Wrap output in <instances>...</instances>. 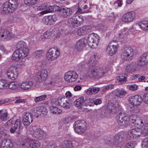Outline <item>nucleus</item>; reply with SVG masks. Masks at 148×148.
<instances>
[{
    "mask_svg": "<svg viewBox=\"0 0 148 148\" xmlns=\"http://www.w3.org/2000/svg\"><path fill=\"white\" fill-rule=\"evenodd\" d=\"M127 75L126 74H119L117 77V79L121 82H124L126 81Z\"/></svg>",
    "mask_w": 148,
    "mask_h": 148,
    "instance_id": "obj_42",
    "label": "nucleus"
},
{
    "mask_svg": "<svg viewBox=\"0 0 148 148\" xmlns=\"http://www.w3.org/2000/svg\"><path fill=\"white\" fill-rule=\"evenodd\" d=\"M44 53L43 50H37L34 51L33 54L34 57L38 58H40Z\"/></svg>",
    "mask_w": 148,
    "mask_h": 148,
    "instance_id": "obj_38",
    "label": "nucleus"
},
{
    "mask_svg": "<svg viewBox=\"0 0 148 148\" xmlns=\"http://www.w3.org/2000/svg\"><path fill=\"white\" fill-rule=\"evenodd\" d=\"M85 74L86 77H97L96 70L93 68H89L87 69Z\"/></svg>",
    "mask_w": 148,
    "mask_h": 148,
    "instance_id": "obj_31",
    "label": "nucleus"
},
{
    "mask_svg": "<svg viewBox=\"0 0 148 148\" xmlns=\"http://www.w3.org/2000/svg\"><path fill=\"white\" fill-rule=\"evenodd\" d=\"M83 22L82 17L76 16L69 19L68 21L69 26L71 27H75L81 25Z\"/></svg>",
    "mask_w": 148,
    "mask_h": 148,
    "instance_id": "obj_5",
    "label": "nucleus"
},
{
    "mask_svg": "<svg viewBox=\"0 0 148 148\" xmlns=\"http://www.w3.org/2000/svg\"><path fill=\"white\" fill-rule=\"evenodd\" d=\"M86 40L82 38L78 40L75 45V49L78 51L82 50L85 46Z\"/></svg>",
    "mask_w": 148,
    "mask_h": 148,
    "instance_id": "obj_28",
    "label": "nucleus"
},
{
    "mask_svg": "<svg viewBox=\"0 0 148 148\" xmlns=\"http://www.w3.org/2000/svg\"><path fill=\"white\" fill-rule=\"evenodd\" d=\"M148 63V52L144 53L140 56L138 60L137 64L138 66H144Z\"/></svg>",
    "mask_w": 148,
    "mask_h": 148,
    "instance_id": "obj_19",
    "label": "nucleus"
},
{
    "mask_svg": "<svg viewBox=\"0 0 148 148\" xmlns=\"http://www.w3.org/2000/svg\"><path fill=\"white\" fill-rule=\"evenodd\" d=\"M60 10V8L57 5L51 6H48L47 5L46 10L43 11L38 13L39 16L42 15L44 14H47L49 12L55 11H59Z\"/></svg>",
    "mask_w": 148,
    "mask_h": 148,
    "instance_id": "obj_25",
    "label": "nucleus"
},
{
    "mask_svg": "<svg viewBox=\"0 0 148 148\" xmlns=\"http://www.w3.org/2000/svg\"><path fill=\"white\" fill-rule=\"evenodd\" d=\"M86 123L84 121H77L75 123L74 129L77 133L82 134L86 131Z\"/></svg>",
    "mask_w": 148,
    "mask_h": 148,
    "instance_id": "obj_4",
    "label": "nucleus"
},
{
    "mask_svg": "<svg viewBox=\"0 0 148 148\" xmlns=\"http://www.w3.org/2000/svg\"><path fill=\"white\" fill-rule=\"evenodd\" d=\"M112 93L114 95L120 98H123L126 94V92L123 90H115Z\"/></svg>",
    "mask_w": 148,
    "mask_h": 148,
    "instance_id": "obj_32",
    "label": "nucleus"
},
{
    "mask_svg": "<svg viewBox=\"0 0 148 148\" xmlns=\"http://www.w3.org/2000/svg\"><path fill=\"white\" fill-rule=\"evenodd\" d=\"M6 74L8 77L12 80L15 79L18 75V71L14 67H10L7 71Z\"/></svg>",
    "mask_w": 148,
    "mask_h": 148,
    "instance_id": "obj_17",
    "label": "nucleus"
},
{
    "mask_svg": "<svg viewBox=\"0 0 148 148\" xmlns=\"http://www.w3.org/2000/svg\"><path fill=\"white\" fill-rule=\"evenodd\" d=\"M142 145L143 147L148 148V138H145L142 142Z\"/></svg>",
    "mask_w": 148,
    "mask_h": 148,
    "instance_id": "obj_53",
    "label": "nucleus"
},
{
    "mask_svg": "<svg viewBox=\"0 0 148 148\" xmlns=\"http://www.w3.org/2000/svg\"><path fill=\"white\" fill-rule=\"evenodd\" d=\"M143 124L140 123L138 126V129H140L141 130V133L143 132L146 134L148 133V130H147V129H148V126L146 125V124L144 126V127H143Z\"/></svg>",
    "mask_w": 148,
    "mask_h": 148,
    "instance_id": "obj_41",
    "label": "nucleus"
},
{
    "mask_svg": "<svg viewBox=\"0 0 148 148\" xmlns=\"http://www.w3.org/2000/svg\"><path fill=\"white\" fill-rule=\"evenodd\" d=\"M85 40L90 47L95 49L98 45L100 37L97 34L92 33L89 34L87 38Z\"/></svg>",
    "mask_w": 148,
    "mask_h": 148,
    "instance_id": "obj_3",
    "label": "nucleus"
},
{
    "mask_svg": "<svg viewBox=\"0 0 148 148\" xmlns=\"http://www.w3.org/2000/svg\"><path fill=\"white\" fill-rule=\"evenodd\" d=\"M47 8V5L46 4H43L41 5H40L37 8L38 11H42L44 10H46Z\"/></svg>",
    "mask_w": 148,
    "mask_h": 148,
    "instance_id": "obj_50",
    "label": "nucleus"
},
{
    "mask_svg": "<svg viewBox=\"0 0 148 148\" xmlns=\"http://www.w3.org/2000/svg\"><path fill=\"white\" fill-rule=\"evenodd\" d=\"M134 55L133 50L131 47H125L123 50L121 57L123 60L129 61L132 59Z\"/></svg>",
    "mask_w": 148,
    "mask_h": 148,
    "instance_id": "obj_7",
    "label": "nucleus"
},
{
    "mask_svg": "<svg viewBox=\"0 0 148 148\" xmlns=\"http://www.w3.org/2000/svg\"><path fill=\"white\" fill-rule=\"evenodd\" d=\"M124 139L123 136L119 134H117L113 139V143L114 145H117L123 141Z\"/></svg>",
    "mask_w": 148,
    "mask_h": 148,
    "instance_id": "obj_35",
    "label": "nucleus"
},
{
    "mask_svg": "<svg viewBox=\"0 0 148 148\" xmlns=\"http://www.w3.org/2000/svg\"><path fill=\"white\" fill-rule=\"evenodd\" d=\"M40 145V143L39 141L36 140H29L25 143V145L27 148L39 147Z\"/></svg>",
    "mask_w": 148,
    "mask_h": 148,
    "instance_id": "obj_22",
    "label": "nucleus"
},
{
    "mask_svg": "<svg viewBox=\"0 0 148 148\" xmlns=\"http://www.w3.org/2000/svg\"><path fill=\"white\" fill-rule=\"evenodd\" d=\"M59 11L60 16L63 18H67L72 14V10L70 8L66 7L60 8Z\"/></svg>",
    "mask_w": 148,
    "mask_h": 148,
    "instance_id": "obj_21",
    "label": "nucleus"
},
{
    "mask_svg": "<svg viewBox=\"0 0 148 148\" xmlns=\"http://www.w3.org/2000/svg\"><path fill=\"white\" fill-rule=\"evenodd\" d=\"M118 107V105L117 102H115L114 104H112L111 106V109L112 110H114L116 109Z\"/></svg>",
    "mask_w": 148,
    "mask_h": 148,
    "instance_id": "obj_61",
    "label": "nucleus"
},
{
    "mask_svg": "<svg viewBox=\"0 0 148 148\" xmlns=\"http://www.w3.org/2000/svg\"><path fill=\"white\" fill-rule=\"evenodd\" d=\"M98 59L99 56L97 54H95L91 56L87 63L89 67L93 68L96 64Z\"/></svg>",
    "mask_w": 148,
    "mask_h": 148,
    "instance_id": "obj_27",
    "label": "nucleus"
},
{
    "mask_svg": "<svg viewBox=\"0 0 148 148\" xmlns=\"http://www.w3.org/2000/svg\"><path fill=\"white\" fill-rule=\"evenodd\" d=\"M101 101L100 99H97L94 100V104L97 105H99L101 103Z\"/></svg>",
    "mask_w": 148,
    "mask_h": 148,
    "instance_id": "obj_62",
    "label": "nucleus"
},
{
    "mask_svg": "<svg viewBox=\"0 0 148 148\" xmlns=\"http://www.w3.org/2000/svg\"><path fill=\"white\" fill-rule=\"evenodd\" d=\"M0 119L3 121H6L8 119L7 113L5 112L1 114L0 116Z\"/></svg>",
    "mask_w": 148,
    "mask_h": 148,
    "instance_id": "obj_52",
    "label": "nucleus"
},
{
    "mask_svg": "<svg viewBox=\"0 0 148 148\" xmlns=\"http://www.w3.org/2000/svg\"><path fill=\"white\" fill-rule=\"evenodd\" d=\"M139 106L132 105L129 106V109L132 112L135 113H138L140 112V108Z\"/></svg>",
    "mask_w": 148,
    "mask_h": 148,
    "instance_id": "obj_37",
    "label": "nucleus"
},
{
    "mask_svg": "<svg viewBox=\"0 0 148 148\" xmlns=\"http://www.w3.org/2000/svg\"><path fill=\"white\" fill-rule=\"evenodd\" d=\"M116 43V41L113 40L111 41L108 46L106 49L107 53L110 56L115 54L117 50L118 47L117 44H115Z\"/></svg>",
    "mask_w": 148,
    "mask_h": 148,
    "instance_id": "obj_12",
    "label": "nucleus"
},
{
    "mask_svg": "<svg viewBox=\"0 0 148 148\" xmlns=\"http://www.w3.org/2000/svg\"><path fill=\"white\" fill-rule=\"evenodd\" d=\"M140 26L141 29L142 30L148 31V21H142L141 22V25Z\"/></svg>",
    "mask_w": 148,
    "mask_h": 148,
    "instance_id": "obj_43",
    "label": "nucleus"
},
{
    "mask_svg": "<svg viewBox=\"0 0 148 148\" xmlns=\"http://www.w3.org/2000/svg\"><path fill=\"white\" fill-rule=\"evenodd\" d=\"M12 34L8 30L0 28V40H9L11 39Z\"/></svg>",
    "mask_w": 148,
    "mask_h": 148,
    "instance_id": "obj_18",
    "label": "nucleus"
},
{
    "mask_svg": "<svg viewBox=\"0 0 148 148\" xmlns=\"http://www.w3.org/2000/svg\"><path fill=\"white\" fill-rule=\"evenodd\" d=\"M127 29V28L126 27H125L122 29L120 32V33L119 34L120 36H121L122 35L123 36L126 34H128L131 32L130 31V28L128 31H126Z\"/></svg>",
    "mask_w": 148,
    "mask_h": 148,
    "instance_id": "obj_47",
    "label": "nucleus"
},
{
    "mask_svg": "<svg viewBox=\"0 0 148 148\" xmlns=\"http://www.w3.org/2000/svg\"><path fill=\"white\" fill-rule=\"evenodd\" d=\"M7 81L6 80H0V89H3L5 88L7 85Z\"/></svg>",
    "mask_w": 148,
    "mask_h": 148,
    "instance_id": "obj_48",
    "label": "nucleus"
},
{
    "mask_svg": "<svg viewBox=\"0 0 148 148\" xmlns=\"http://www.w3.org/2000/svg\"><path fill=\"white\" fill-rule=\"evenodd\" d=\"M91 30V28L89 27H83L75 29V34H77L80 36L90 32Z\"/></svg>",
    "mask_w": 148,
    "mask_h": 148,
    "instance_id": "obj_24",
    "label": "nucleus"
},
{
    "mask_svg": "<svg viewBox=\"0 0 148 148\" xmlns=\"http://www.w3.org/2000/svg\"><path fill=\"white\" fill-rule=\"evenodd\" d=\"M73 96L72 93L70 91H67L65 93V97L67 98H70Z\"/></svg>",
    "mask_w": 148,
    "mask_h": 148,
    "instance_id": "obj_63",
    "label": "nucleus"
},
{
    "mask_svg": "<svg viewBox=\"0 0 148 148\" xmlns=\"http://www.w3.org/2000/svg\"><path fill=\"white\" fill-rule=\"evenodd\" d=\"M84 101L83 97H80L76 99L74 102V104L75 106L79 108H82Z\"/></svg>",
    "mask_w": 148,
    "mask_h": 148,
    "instance_id": "obj_33",
    "label": "nucleus"
},
{
    "mask_svg": "<svg viewBox=\"0 0 148 148\" xmlns=\"http://www.w3.org/2000/svg\"><path fill=\"white\" fill-rule=\"evenodd\" d=\"M127 116L123 113H120L117 116L116 121L119 126H125L128 124Z\"/></svg>",
    "mask_w": 148,
    "mask_h": 148,
    "instance_id": "obj_10",
    "label": "nucleus"
},
{
    "mask_svg": "<svg viewBox=\"0 0 148 148\" xmlns=\"http://www.w3.org/2000/svg\"><path fill=\"white\" fill-rule=\"evenodd\" d=\"M57 19V18L55 15H50L45 17L43 18L42 21L45 25H51L54 24Z\"/></svg>",
    "mask_w": 148,
    "mask_h": 148,
    "instance_id": "obj_23",
    "label": "nucleus"
},
{
    "mask_svg": "<svg viewBox=\"0 0 148 148\" xmlns=\"http://www.w3.org/2000/svg\"><path fill=\"white\" fill-rule=\"evenodd\" d=\"M92 93L94 94L97 93L99 90V88L96 87L92 88Z\"/></svg>",
    "mask_w": 148,
    "mask_h": 148,
    "instance_id": "obj_64",
    "label": "nucleus"
},
{
    "mask_svg": "<svg viewBox=\"0 0 148 148\" xmlns=\"http://www.w3.org/2000/svg\"><path fill=\"white\" fill-rule=\"evenodd\" d=\"M58 104L65 109H68L70 108L69 103L65 100L64 97L61 96L58 99Z\"/></svg>",
    "mask_w": 148,
    "mask_h": 148,
    "instance_id": "obj_26",
    "label": "nucleus"
},
{
    "mask_svg": "<svg viewBox=\"0 0 148 148\" xmlns=\"http://www.w3.org/2000/svg\"><path fill=\"white\" fill-rule=\"evenodd\" d=\"M61 148H73L71 142L70 141H64L61 143Z\"/></svg>",
    "mask_w": 148,
    "mask_h": 148,
    "instance_id": "obj_36",
    "label": "nucleus"
},
{
    "mask_svg": "<svg viewBox=\"0 0 148 148\" xmlns=\"http://www.w3.org/2000/svg\"><path fill=\"white\" fill-rule=\"evenodd\" d=\"M40 115L41 116H44L47 113V110L46 108L43 106H40Z\"/></svg>",
    "mask_w": 148,
    "mask_h": 148,
    "instance_id": "obj_45",
    "label": "nucleus"
},
{
    "mask_svg": "<svg viewBox=\"0 0 148 148\" xmlns=\"http://www.w3.org/2000/svg\"><path fill=\"white\" fill-rule=\"evenodd\" d=\"M135 129L129 130L127 135V139L130 140L136 138L141 134V130L139 129L138 126Z\"/></svg>",
    "mask_w": 148,
    "mask_h": 148,
    "instance_id": "obj_8",
    "label": "nucleus"
},
{
    "mask_svg": "<svg viewBox=\"0 0 148 148\" xmlns=\"http://www.w3.org/2000/svg\"><path fill=\"white\" fill-rule=\"evenodd\" d=\"M135 146L134 142H129L126 144L125 148H134Z\"/></svg>",
    "mask_w": 148,
    "mask_h": 148,
    "instance_id": "obj_51",
    "label": "nucleus"
},
{
    "mask_svg": "<svg viewBox=\"0 0 148 148\" xmlns=\"http://www.w3.org/2000/svg\"><path fill=\"white\" fill-rule=\"evenodd\" d=\"M108 71V69L105 66H102L98 67L96 70L97 77H100L103 76Z\"/></svg>",
    "mask_w": 148,
    "mask_h": 148,
    "instance_id": "obj_29",
    "label": "nucleus"
},
{
    "mask_svg": "<svg viewBox=\"0 0 148 148\" xmlns=\"http://www.w3.org/2000/svg\"><path fill=\"white\" fill-rule=\"evenodd\" d=\"M47 97V95H42L35 97L34 99V101L36 103L40 102L45 100V99Z\"/></svg>",
    "mask_w": 148,
    "mask_h": 148,
    "instance_id": "obj_40",
    "label": "nucleus"
},
{
    "mask_svg": "<svg viewBox=\"0 0 148 148\" xmlns=\"http://www.w3.org/2000/svg\"><path fill=\"white\" fill-rule=\"evenodd\" d=\"M94 100L92 99H89L86 101V104L89 106H94Z\"/></svg>",
    "mask_w": 148,
    "mask_h": 148,
    "instance_id": "obj_55",
    "label": "nucleus"
},
{
    "mask_svg": "<svg viewBox=\"0 0 148 148\" xmlns=\"http://www.w3.org/2000/svg\"><path fill=\"white\" fill-rule=\"evenodd\" d=\"M14 126L11 127L10 130V132L12 134H19L21 131V123L19 119H15L14 123Z\"/></svg>",
    "mask_w": 148,
    "mask_h": 148,
    "instance_id": "obj_15",
    "label": "nucleus"
},
{
    "mask_svg": "<svg viewBox=\"0 0 148 148\" xmlns=\"http://www.w3.org/2000/svg\"><path fill=\"white\" fill-rule=\"evenodd\" d=\"M33 85V83L31 81H27L20 83L19 88L23 90H27L29 89Z\"/></svg>",
    "mask_w": 148,
    "mask_h": 148,
    "instance_id": "obj_30",
    "label": "nucleus"
},
{
    "mask_svg": "<svg viewBox=\"0 0 148 148\" xmlns=\"http://www.w3.org/2000/svg\"><path fill=\"white\" fill-rule=\"evenodd\" d=\"M89 12V10H83L82 9L79 8L76 13H79L80 14H81L84 13H88Z\"/></svg>",
    "mask_w": 148,
    "mask_h": 148,
    "instance_id": "obj_59",
    "label": "nucleus"
},
{
    "mask_svg": "<svg viewBox=\"0 0 148 148\" xmlns=\"http://www.w3.org/2000/svg\"><path fill=\"white\" fill-rule=\"evenodd\" d=\"M48 73L47 70L42 69L39 70L37 73L36 79L39 82L45 81L47 78Z\"/></svg>",
    "mask_w": 148,
    "mask_h": 148,
    "instance_id": "obj_13",
    "label": "nucleus"
},
{
    "mask_svg": "<svg viewBox=\"0 0 148 148\" xmlns=\"http://www.w3.org/2000/svg\"><path fill=\"white\" fill-rule=\"evenodd\" d=\"M78 77L77 73L74 71H69L66 73L64 78L66 82H72L76 80Z\"/></svg>",
    "mask_w": 148,
    "mask_h": 148,
    "instance_id": "obj_11",
    "label": "nucleus"
},
{
    "mask_svg": "<svg viewBox=\"0 0 148 148\" xmlns=\"http://www.w3.org/2000/svg\"><path fill=\"white\" fill-rule=\"evenodd\" d=\"M33 121L32 114L29 112L25 113L23 116V122L24 125H29Z\"/></svg>",
    "mask_w": 148,
    "mask_h": 148,
    "instance_id": "obj_20",
    "label": "nucleus"
},
{
    "mask_svg": "<svg viewBox=\"0 0 148 148\" xmlns=\"http://www.w3.org/2000/svg\"><path fill=\"white\" fill-rule=\"evenodd\" d=\"M18 1L16 0H9L6 1L2 6L1 12L2 14H9L14 12L18 5Z\"/></svg>",
    "mask_w": 148,
    "mask_h": 148,
    "instance_id": "obj_2",
    "label": "nucleus"
},
{
    "mask_svg": "<svg viewBox=\"0 0 148 148\" xmlns=\"http://www.w3.org/2000/svg\"><path fill=\"white\" fill-rule=\"evenodd\" d=\"M127 120H128V124H134L135 127L138 126L140 123L143 124L142 120L139 118H137L136 115L132 114L129 116H127Z\"/></svg>",
    "mask_w": 148,
    "mask_h": 148,
    "instance_id": "obj_14",
    "label": "nucleus"
},
{
    "mask_svg": "<svg viewBox=\"0 0 148 148\" xmlns=\"http://www.w3.org/2000/svg\"><path fill=\"white\" fill-rule=\"evenodd\" d=\"M40 106L34 108L33 110L34 113H36L40 115Z\"/></svg>",
    "mask_w": 148,
    "mask_h": 148,
    "instance_id": "obj_57",
    "label": "nucleus"
},
{
    "mask_svg": "<svg viewBox=\"0 0 148 148\" xmlns=\"http://www.w3.org/2000/svg\"><path fill=\"white\" fill-rule=\"evenodd\" d=\"M17 64L18 67L22 68L24 67L25 65V62L23 60H20L17 62Z\"/></svg>",
    "mask_w": 148,
    "mask_h": 148,
    "instance_id": "obj_54",
    "label": "nucleus"
},
{
    "mask_svg": "<svg viewBox=\"0 0 148 148\" xmlns=\"http://www.w3.org/2000/svg\"><path fill=\"white\" fill-rule=\"evenodd\" d=\"M60 55V53L57 48H51L48 50L46 57L47 60L50 61L56 60Z\"/></svg>",
    "mask_w": 148,
    "mask_h": 148,
    "instance_id": "obj_6",
    "label": "nucleus"
},
{
    "mask_svg": "<svg viewBox=\"0 0 148 148\" xmlns=\"http://www.w3.org/2000/svg\"><path fill=\"white\" fill-rule=\"evenodd\" d=\"M114 86L113 84H109L106 86L104 88V90L111 89L114 88Z\"/></svg>",
    "mask_w": 148,
    "mask_h": 148,
    "instance_id": "obj_60",
    "label": "nucleus"
},
{
    "mask_svg": "<svg viewBox=\"0 0 148 148\" xmlns=\"http://www.w3.org/2000/svg\"><path fill=\"white\" fill-rule=\"evenodd\" d=\"M37 0H24V3L28 5H32L35 4Z\"/></svg>",
    "mask_w": 148,
    "mask_h": 148,
    "instance_id": "obj_49",
    "label": "nucleus"
},
{
    "mask_svg": "<svg viewBox=\"0 0 148 148\" xmlns=\"http://www.w3.org/2000/svg\"><path fill=\"white\" fill-rule=\"evenodd\" d=\"M17 50L13 53L12 59L14 60H18L26 57L29 53V50L26 47L25 43L22 41H18L16 45Z\"/></svg>",
    "mask_w": 148,
    "mask_h": 148,
    "instance_id": "obj_1",
    "label": "nucleus"
},
{
    "mask_svg": "<svg viewBox=\"0 0 148 148\" xmlns=\"http://www.w3.org/2000/svg\"><path fill=\"white\" fill-rule=\"evenodd\" d=\"M141 25V22L139 23L138 24H136L134 25L132 27L130 28V31H132V30H136L137 31H139L140 28L141 29L140 25Z\"/></svg>",
    "mask_w": 148,
    "mask_h": 148,
    "instance_id": "obj_44",
    "label": "nucleus"
},
{
    "mask_svg": "<svg viewBox=\"0 0 148 148\" xmlns=\"http://www.w3.org/2000/svg\"><path fill=\"white\" fill-rule=\"evenodd\" d=\"M51 34V33L50 31H47L44 33L43 35V37L45 38H48Z\"/></svg>",
    "mask_w": 148,
    "mask_h": 148,
    "instance_id": "obj_56",
    "label": "nucleus"
},
{
    "mask_svg": "<svg viewBox=\"0 0 148 148\" xmlns=\"http://www.w3.org/2000/svg\"><path fill=\"white\" fill-rule=\"evenodd\" d=\"M8 87L10 89L15 90L19 89L20 82L17 81L12 82L8 84Z\"/></svg>",
    "mask_w": 148,
    "mask_h": 148,
    "instance_id": "obj_34",
    "label": "nucleus"
},
{
    "mask_svg": "<svg viewBox=\"0 0 148 148\" xmlns=\"http://www.w3.org/2000/svg\"><path fill=\"white\" fill-rule=\"evenodd\" d=\"M135 15L133 11H130L125 13L122 16L121 21L125 23L132 22L134 20Z\"/></svg>",
    "mask_w": 148,
    "mask_h": 148,
    "instance_id": "obj_9",
    "label": "nucleus"
},
{
    "mask_svg": "<svg viewBox=\"0 0 148 148\" xmlns=\"http://www.w3.org/2000/svg\"><path fill=\"white\" fill-rule=\"evenodd\" d=\"M15 122V119L14 118H11L5 124V126L8 127H10Z\"/></svg>",
    "mask_w": 148,
    "mask_h": 148,
    "instance_id": "obj_46",
    "label": "nucleus"
},
{
    "mask_svg": "<svg viewBox=\"0 0 148 148\" xmlns=\"http://www.w3.org/2000/svg\"><path fill=\"white\" fill-rule=\"evenodd\" d=\"M143 97L144 102L145 103L148 104V93L145 94Z\"/></svg>",
    "mask_w": 148,
    "mask_h": 148,
    "instance_id": "obj_58",
    "label": "nucleus"
},
{
    "mask_svg": "<svg viewBox=\"0 0 148 148\" xmlns=\"http://www.w3.org/2000/svg\"><path fill=\"white\" fill-rule=\"evenodd\" d=\"M142 99L139 95L132 96L129 97L128 99L129 103L132 105L139 106L142 102Z\"/></svg>",
    "mask_w": 148,
    "mask_h": 148,
    "instance_id": "obj_16",
    "label": "nucleus"
},
{
    "mask_svg": "<svg viewBox=\"0 0 148 148\" xmlns=\"http://www.w3.org/2000/svg\"><path fill=\"white\" fill-rule=\"evenodd\" d=\"M50 109L51 112L53 114H58L62 112V110L61 109L54 106H51Z\"/></svg>",
    "mask_w": 148,
    "mask_h": 148,
    "instance_id": "obj_39",
    "label": "nucleus"
}]
</instances>
